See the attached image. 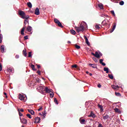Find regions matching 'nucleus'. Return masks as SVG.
<instances>
[{
	"label": "nucleus",
	"instance_id": "f257e3e1",
	"mask_svg": "<svg viewBox=\"0 0 127 127\" xmlns=\"http://www.w3.org/2000/svg\"><path fill=\"white\" fill-rule=\"evenodd\" d=\"M74 28L76 31L79 33V32H83L84 30H86V29L88 28V25H87V23H86V22L82 21L80 24L79 27L75 26L74 27Z\"/></svg>",
	"mask_w": 127,
	"mask_h": 127
},
{
	"label": "nucleus",
	"instance_id": "f03ea898",
	"mask_svg": "<svg viewBox=\"0 0 127 127\" xmlns=\"http://www.w3.org/2000/svg\"><path fill=\"white\" fill-rule=\"evenodd\" d=\"M19 14L21 16H22V18L25 19L27 20H28V18H29V15H26L25 16V13L23 12V11H19Z\"/></svg>",
	"mask_w": 127,
	"mask_h": 127
},
{
	"label": "nucleus",
	"instance_id": "7ed1b4c3",
	"mask_svg": "<svg viewBox=\"0 0 127 127\" xmlns=\"http://www.w3.org/2000/svg\"><path fill=\"white\" fill-rule=\"evenodd\" d=\"M14 72V69L12 67H8L6 70H5V73L6 75H10L11 73Z\"/></svg>",
	"mask_w": 127,
	"mask_h": 127
},
{
	"label": "nucleus",
	"instance_id": "20e7f679",
	"mask_svg": "<svg viewBox=\"0 0 127 127\" xmlns=\"http://www.w3.org/2000/svg\"><path fill=\"white\" fill-rule=\"evenodd\" d=\"M37 89L39 92H43L45 90L44 86H42L41 84L38 85Z\"/></svg>",
	"mask_w": 127,
	"mask_h": 127
},
{
	"label": "nucleus",
	"instance_id": "39448f33",
	"mask_svg": "<svg viewBox=\"0 0 127 127\" xmlns=\"http://www.w3.org/2000/svg\"><path fill=\"white\" fill-rule=\"evenodd\" d=\"M40 121H41V119L37 117L35 118L34 124H39L40 123Z\"/></svg>",
	"mask_w": 127,
	"mask_h": 127
},
{
	"label": "nucleus",
	"instance_id": "423d86ee",
	"mask_svg": "<svg viewBox=\"0 0 127 127\" xmlns=\"http://www.w3.org/2000/svg\"><path fill=\"white\" fill-rule=\"evenodd\" d=\"M20 119L22 124H24V125H26L27 124V120H26V119H25L24 118L21 119V118H20Z\"/></svg>",
	"mask_w": 127,
	"mask_h": 127
},
{
	"label": "nucleus",
	"instance_id": "0eeeda50",
	"mask_svg": "<svg viewBox=\"0 0 127 127\" xmlns=\"http://www.w3.org/2000/svg\"><path fill=\"white\" fill-rule=\"evenodd\" d=\"M40 14V12L39 11V8H36L35 10V14H36V15H39Z\"/></svg>",
	"mask_w": 127,
	"mask_h": 127
},
{
	"label": "nucleus",
	"instance_id": "6e6552de",
	"mask_svg": "<svg viewBox=\"0 0 127 127\" xmlns=\"http://www.w3.org/2000/svg\"><path fill=\"white\" fill-rule=\"evenodd\" d=\"M26 26L25 25H24L23 28H22L21 30V35H24V30H25Z\"/></svg>",
	"mask_w": 127,
	"mask_h": 127
},
{
	"label": "nucleus",
	"instance_id": "1a4fd4ad",
	"mask_svg": "<svg viewBox=\"0 0 127 127\" xmlns=\"http://www.w3.org/2000/svg\"><path fill=\"white\" fill-rule=\"evenodd\" d=\"M46 93H51L52 89H49L48 87H46L45 88V90Z\"/></svg>",
	"mask_w": 127,
	"mask_h": 127
},
{
	"label": "nucleus",
	"instance_id": "9d476101",
	"mask_svg": "<svg viewBox=\"0 0 127 127\" xmlns=\"http://www.w3.org/2000/svg\"><path fill=\"white\" fill-rule=\"evenodd\" d=\"M83 37L84 39H85L86 44H87V45H90V43L89 42V40L88 39V38H87L86 36H83Z\"/></svg>",
	"mask_w": 127,
	"mask_h": 127
},
{
	"label": "nucleus",
	"instance_id": "9b49d317",
	"mask_svg": "<svg viewBox=\"0 0 127 127\" xmlns=\"http://www.w3.org/2000/svg\"><path fill=\"white\" fill-rule=\"evenodd\" d=\"M25 97H24V96H23V95H21V94H19V100H20L21 101H24V99Z\"/></svg>",
	"mask_w": 127,
	"mask_h": 127
},
{
	"label": "nucleus",
	"instance_id": "f8f14e48",
	"mask_svg": "<svg viewBox=\"0 0 127 127\" xmlns=\"http://www.w3.org/2000/svg\"><path fill=\"white\" fill-rule=\"evenodd\" d=\"M89 66H90V67H92L94 69H96V68H97V65H96L95 64H89Z\"/></svg>",
	"mask_w": 127,
	"mask_h": 127
},
{
	"label": "nucleus",
	"instance_id": "ddd939ff",
	"mask_svg": "<svg viewBox=\"0 0 127 127\" xmlns=\"http://www.w3.org/2000/svg\"><path fill=\"white\" fill-rule=\"evenodd\" d=\"M111 87H112V89H113L114 90H117V89H119V88H120L119 85H113L111 86Z\"/></svg>",
	"mask_w": 127,
	"mask_h": 127
},
{
	"label": "nucleus",
	"instance_id": "4468645a",
	"mask_svg": "<svg viewBox=\"0 0 127 127\" xmlns=\"http://www.w3.org/2000/svg\"><path fill=\"white\" fill-rule=\"evenodd\" d=\"M98 7H99V8H100L101 10L102 9H104V5H103V4H102L101 3H100L98 4Z\"/></svg>",
	"mask_w": 127,
	"mask_h": 127
},
{
	"label": "nucleus",
	"instance_id": "2eb2a0df",
	"mask_svg": "<svg viewBox=\"0 0 127 127\" xmlns=\"http://www.w3.org/2000/svg\"><path fill=\"white\" fill-rule=\"evenodd\" d=\"M97 106H98V108H99V109H100L101 112H103L104 111V109H103L104 107H103V106H102L100 104H98Z\"/></svg>",
	"mask_w": 127,
	"mask_h": 127
},
{
	"label": "nucleus",
	"instance_id": "dca6fc26",
	"mask_svg": "<svg viewBox=\"0 0 127 127\" xmlns=\"http://www.w3.org/2000/svg\"><path fill=\"white\" fill-rule=\"evenodd\" d=\"M86 120H85L84 119H82V118H80L79 119V122L80 123V124H81V125H84L85 124V122Z\"/></svg>",
	"mask_w": 127,
	"mask_h": 127
},
{
	"label": "nucleus",
	"instance_id": "f3484780",
	"mask_svg": "<svg viewBox=\"0 0 127 127\" xmlns=\"http://www.w3.org/2000/svg\"><path fill=\"white\" fill-rule=\"evenodd\" d=\"M117 26V24L115 23L114 25L113 26L112 30L110 31V33H112L114 30L115 29H116V27Z\"/></svg>",
	"mask_w": 127,
	"mask_h": 127
},
{
	"label": "nucleus",
	"instance_id": "a211bd4d",
	"mask_svg": "<svg viewBox=\"0 0 127 127\" xmlns=\"http://www.w3.org/2000/svg\"><path fill=\"white\" fill-rule=\"evenodd\" d=\"M0 50L2 53H4V45L1 46Z\"/></svg>",
	"mask_w": 127,
	"mask_h": 127
},
{
	"label": "nucleus",
	"instance_id": "6ab92c4d",
	"mask_svg": "<svg viewBox=\"0 0 127 127\" xmlns=\"http://www.w3.org/2000/svg\"><path fill=\"white\" fill-rule=\"evenodd\" d=\"M27 31H28L29 32H30V31H31V30H32V27L30 26H28L27 28Z\"/></svg>",
	"mask_w": 127,
	"mask_h": 127
},
{
	"label": "nucleus",
	"instance_id": "aec40b11",
	"mask_svg": "<svg viewBox=\"0 0 127 127\" xmlns=\"http://www.w3.org/2000/svg\"><path fill=\"white\" fill-rule=\"evenodd\" d=\"M28 112L30 113L31 115H32L33 116L34 115V111L31 109H28Z\"/></svg>",
	"mask_w": 127,
	"mask_h": 127
},
{
	"label": "nucleus",
	"instance_id": "412c9836",
	"mask_svg": "<svg viewBox=\"0 0 127 127\" xmlns=\"http://www.w3.org/2000/svg\"><path fill=\"white\" fill-rule=\"evenodd\" d=\"M95 57L96 58H100V54L98 52H95Z\"/></svg>",
	"mask_w": 127,
	"mask_h": 127
},
{
	"label": "nucleus",
	"instance_id": "4be33fe9",
	"mask_svg": "<svg viewBox=\"0 0 127 127\" xmlns=\"http://www.w3.org/2000/svg\"><path fill=\"white\" fill-rule=\"evenodd\" d=\"M89 117H91L92 118H93V119H94V118H96V115H95V114H94V113L91 112L90 113V115H89Z\"/></svg>",
	"mask_w": 127,
	"mask_h": 127
},
{
	"label": "nucleus",
	"instance_id": "5701e85b",
	"mask_svg": "<svg viewBox=\"0 0 127 127\" xmlns=\"http://www.w3.org/2000/svg\"><path fill=\"white\" fill-rule=\"evenodd\" d=\"M114 110H115V112H116V113H119V114H121L122 113L121 112V110H120L119 108H115Z\"/></svg>",
	"mask_w": 127,
	"mask_h": 127
},
{
	"label": "nucleus",
	"instance_id": "b1692460",
	"mask_svg": "<svg viewBox=\"0 0 127 127\" xmlns=\"http://www.w3.org/2000/svg\"><path fill=\"white\" fill-rule=\"evenodd\" d=\"M27 5L30 8H31V7H32V4H31V2H27Z\"/></svg>",
	"mask_w": 127,
	"mask_h": 127
},
{
	"label": "nucleus",
	"instance_id": "393cba45",
	"mask_svg": "<svg viewBox=\"0 0 127 127\" xmlns=\"http://www.w3.org/2000/svg\"><path fill=\"white\" fill-rule=\"evenodd\" d=\"M109 118H110V116H109L108 115H106V116H103V120H108Z\"/></svg>",
	"mask_w": 127,
	"mask_h": 127
},
{
	"label": "nucleus",
	"instance_id": "a878e982",
	"mask_svg": "<svg viewBox=\"0 0 127 127\" xmlns=\"http://www.w3.org/2000/svg\"><path fill=\"white\" fill-rule=\"evenodd\" d=\"M100 16L101 17H108L109 16L106 14H101Z\"/></svg>",
	"mask_w": 127,
	"mask_h": 127
},
{
	"label": "nucleus",
	"instance_id": "bb28decb",
	"mask_svg": "<svg viewBox=\"0 0 127 127\" xmlns=\"http://www.w3.org/2000/svg\"><path fill=\"white\" fill-rule=\"evenodd\" d=\"M23 54L25 57L27 56V53H26V51H25V50H23Z\"/></svg>",
	"mask_w": 127,
	"mask_h": 127
},
{
	"label": "nucleus",
	"instance_id": "cd10ccee",
	"mask_svg": "<svg viewBox=\"0 0 127 127\" xmlns=\"http://www.w3.org/2000/svg\"><path fill=\"white\" fill-rule=\"evenodd\" d=\"M31 68L32 69V70L33 71H36V69H35V66H34V64H31Z\"/></svg>",
	"mask_w": 127,
	"mask_h": 127
},
{
	"label": "nucleus",
	"instance_id": "c85d7f7f",
	"mask_svg": "<svg viewBox=\"0 0 127 127\" xmlns=\"http://www.w3.org/2000/svg\"><path fill=\"white\" fill-rule=\"evenodd\" d=\"M104 71L106 72L107 74L109 73V68L108 67H104Z\"/></svg>",
	"mask_w": 127,
	"mask_h": 127
},
{
	"label": "nucleus",
	"instance_id": "c756f323",
	"mask_svg": "<svg viewBox=\"0 0 127 127\" xmlns=\"http://www.w3.org/2000/svg\"><path fill=\"white\" fill-rule=\"evenodd\" d=\"M70 33L73 35H75L76 34V31L74 30H70Z\"/></svg>",
	"mask_w": 127,
	"mask_h": 127
},
{
	"label": "nucleus",
	"instance_id": "7c9ffc66",
	"mask_svg": "<svg viewBox=\"0 0 127 127\" xmlns=\"http://www.w3.org/2000/svg\"><path fill=\"white\" fill-rule=\"evenodd\" d=\"M29 24V21L27 19H25L24 20V25H25L26 24Z\"/></svg>",
	"mask_w": 127,
	"mask_h": 127
},
{
	"label": "nucleus",
	"instance_id": "2f4dec72",
	"mask_svg": "<svg viewBox=\"0 0 127 127\" xmlns=\"http://www.w3.org/2000/svg\"><path fill=\"white\" fill-rule=\"evenodd\" d=\"M108 77L109 78H110V79H111V80H113V79H114V75H113V74H108Z\"/></svg>",
	"mask_w": 127,
	"mask_h": 127
},
{
	"label": "nucleus",
	"instance_id": "473e14b6",
	"mask_svg": "<svg viewBox=\"0 0 127 127\" xmlns=\"http://www.w3.org/2000/svg\"><path fill=\"white\" fill-rule=\"evenodd\" d=\"M57 24H58V26H59L60 27L63 28V26L62 25V24H61V22H60V21L59 23H58Z\"/></svg>",
	"mask_w": 127,
	"mask_h": 127
},
{
	"label": "nucleus",
	"instance_id": "72a5a7b5",
	"mask_svg": "<svg viewBox=\"0 0 127 127\" xmlns=\"http://www.w3.org/2000/svg\"><path fill=\"white\" fill-rule=\"evenodd\" d=\"M2 34H0V43H1V42H2Z\"/></svg>",
	"mask_w": 127,
	"mask_h": 127
},
{
	"label": "nucleus",
	"instance_id": "f704fd0d",
	"mask_svg": "<svg viewBox=\"0 0 127 127\" xmlns=\"http://www.w3.org/2000/svg\"><path fill=\"white\" fill-rule=\"evenodd\" d=\"M115 95L117 96V97H121V95L120 92H115Z\"/></svg>",
	"mask_w": 127,
	"mask_h": 127
},
{
	"label": "nucleus",
	"instance_id": "c9c22d12",
	"mask_svg": "<svg viewBox=\"0 0 127 127\" xmlns=\"http://www.w3.org/2000/svg\"><path fill=\"white\" fill-rule=\"evenodd\" d=\"M75 47L76 49H80V48H81V47H80V46H78L77 44L75 45Z\"/></svg>",
	"mask_w": 127,
	"mask_h": 127
},
{
	"label": "nucleus",
	"instance_id": "e433bc0d",
	"mask_svg": "<svg viewBox=\"0 0 127 127\" xmlns=\"http://www.w3.org/2000/svg\"><path fill=\"white\" fill-rule=\"evenodd\" d=\"M54 21L55 22V23H59L60 21H59V20L57 19H54Z\"/></svg>",
	"mask_w": 127,
	"mask_h": 127
},
{
	"label": "nucleus",
	"instance_id": "4c0bfd02",
	"mask_svg": "<svg viewBox=\"0 0 127 127\" xmlns=\"http://www.w3.org/2000/svg\"><path fill=\"white\" fill-rule=\"evenodd\" d=\"M120 5H124V4H125V2H124V1H121L120 2Z\"/></svg>",
	"mask_w": 127,
	"mask_h": 127
},
{
	"label": "nucleus",
	"instance_id": "58836bf2",
	"mask_svg": "<svg viewBox=\"0 0 127 127\" xmlns=\"http://www.w3.org/2000/svg\"><path fill=\"white\" fill-rule=\"evenodd\" d=\"M50 96L51 98H53V97H54V94L53 93V92H52V93H50Z\"/></svg>",
	"mask_w": 127,
	"mask_h": 127
},
{
	"label": "nucleus",
	"instance_id": "ea45409f",
	"mask_svg": "<svg viewBox=\"0 0 127 127\" xmlns=\"http://www.w3.org/2000/svg\"><path fill=\"white\" fill-rule=\"evenodd\" d=\"M111 12L112 14H113V15H114V16H116V14H115V11L112 10L111 11Z\"/></svg>",
	"mask_w": 127,
	"mask_h": 127
},
{
	"label": "nucleus",
	"instance_id": "a19ab883",
	"mask_svg": "<svg viewBox=\"0 0 127 127\" xmlns=\"http://www.w3.org/2000/svg\"><path fill=\"white\" fill-rule=\"evenodd\" d=\"M31 53H31V52H29L28 57H29V58L32 57V55H31Z\"/></svg>",
	"mask_w": 127,
	"mask_h": 127
},
{
	"label": "nucleus",
	"instance_id": "79ce46f5",
	"mask_svg": "<svg viewBox=\"0 0 127 127\" xmlns=\"http://www.w3.org/2000/svg\"><path fill=\"white\" fill-rule=\"evenodd\" d=\"M54 102L57 105H58V100L56 98H55Z\"/></svg>",
	"mask_w": 127,
	"mask_h": 127
},
{
	"label": "nucleus",
	"instance_id": "37998d69",
	"mask_svg": "<svg viewBox=\"0 0 127 127\" xmlns=\"http://www.w3.org/2000/svg\"><path fill=\"white\" fill-rule=\"evenodd\" d=\"M26 116L29 118V119H31V115H30V114H28L26 115Z\"/></svg>",
	"mask_w": 127,
	"mask_h": 127
},
{
	"label": "nucleus",
	"instance_id": "c03bdc74",
	"mask_svg": "<svg viewBox=\"0 0 127 127\" xmlns=\"http://www.w3.org/2000/svg\"><path fill=\"white\" fill-rule=\"evenodd\" d=\"M39 109H38V111H41V110H43V107H42V106H40V107H39Z\"/></svg>",
	"mask_w": 127,
	"mask_h": 127
},
{
	"label": "nucleus",
	"instance_id": "a18cd8bd",
	"mask_svg": "<svg viewBox=\"0 0 127 127\" xmlns=\"http://www.w3.org/2000/svg\"><path fill=\"white\" fill-rule=\"evenodd\" d=\"M2 70V65L1 64H0V71H1Z\"/></svg>",
	"mask_w": 127,
	"mask_h": 127
},
{
	"label": "nucleus",
	"instance_id": "49530a36",
	"mask_svg": "<svg viewBox=\"0 0 127 127\" xmlns=\"http://www.w3.org/2000/svg\"><path fill=\"white\" fill-rule=\"evenodd\" d=\"M104 61V59H100V60H99V63H100V64H101V63H103V62Z\"/></svg>",
	"mask_w": 127,
	"mask_h": 127
},
{
	"label": "nucleus",
	"instance_id": "de8ad7c7",
	"mask_svg": "<svg viewBox=\"0 0 127 127\" xmlns=\"http://www.w3.org/2000/svg\"><path fill=\"white\" fill-rule=\"evenodd\" d=\"M95 28H96V29H99V28H100V26L98 25H96Z\"/></svg>",
	"mask_w": 127,
	"mask_h": 127
},
{
	"label": "nucleus",
	"instance_id": "09e8293b",
	"mask_svg": "<svg viewBox=\"0 0 127 127\" xmlns=\"http://www.w3.org/2000/svg\"><path fill=\"white\" fill-rule=\"evenodd\" d=\"M71 67H72V68H77V65H76V64H75V65H72L71 66Z\"/></svg>",
	"mask_w": 127,
	"mask_h": 127
},
{
	"label": "nucleus",
	"instance_id": "8fccbe9b",
	"mask_svg": "<svg viewBox=\"0 0 127 127\" xmlns=\"http://www.w3.org/2000/svg\"><path fill=\"white\" fill-rule=\"evenodd\" d=\"M19 115L20 117H22L23 115L19 111Z\"/></svg>",
	"mask_w": 127,
	"mask_h": 127
},
{
	"label": "nucleus",
	"instance_id": "3c124183",
	"mask_svg": "<svg viewBox=\"0 0 127 127\" xmlns=\"http://www.w3.org/2000/svg\"><path fill=\"white\" fill-rule=\"evenodd\" d=\"M42 116H43L44 118H45V117H46V115H45L44 113H42Z\"/></svg>",
	"mask_w": 127,
	"mask_h": 127
},
{
	"label": "nucleus",
	"instance_id": "603ef678",
	"mask_svg": "<svg viewBox=\"0 0 127 127\" xmlns=\"http://www.w3.org/2000/svg\"><path fill=\"white\" fill-rule=\"evenodd\" d=\"M37 73L39 75H41V71H40V70H38Z\"/></svg>",
	"mask_w": 127,
	"mask_h": 127
},
{
	"label": "nucleus",
	"instance_id": "864d4df0",
	"mask_svg": "<svg viewBox=\"0 0 127 127\" xmlns=\"http://www.w3.org/2000/svg\"><path fill=\"white\" fill-rule=\"evenodd\" d=\"M15 58L16 59H18V58H19V56L18 55H17L15 56Z\"/></svg>",
	"mask_w": 127,
	"mask_h": 127
},
{
	"label": "nucleus",
	"instance_id": "5fc2aeb1",
	"mask_svg": "<svg viewBox=\"0 0 127 127\" xmlns=\"http://www.w3.org/2000/svg\"><path fill=\"white\" fill-rule=\"evenodd\" d=\"M24 39L26 40V39H28V36H26L24 37Z\"/></svg>",
	"mask_w": 127,
	"mask_h": 127
},
{
	"label": "nucleus",
	"instance_id": "6e6d98bb",
	"mask_svg": "<svg viewBox=\"0 0 127 127\" xmlns=\"http://www.w3.org/2000/svg\"><path fill=\"white\" fill-rule=\"evenodd\" d=\"M98 127H103V125L101 124H99L98 125Z\"/></svg>",
	"mask_w": 127,
	"mask_h": 127
},
{
	"label": "nucleus",
	"instance_id": "4d7b16f0",
	"mask_svg": "<svg viewBox=\"0 0 127 127\" xmlns=\"http://www.w3.org/2000/svg\"><path fill=\"white\" fill-rule=\"evenodd\" d=\"M101 64L102 65V66H106V64L105 63H102Z\"/></svg>",
	"mask_w": 127,
	"mask_h": 127
},
{
	"label": "nucleus",
	"instance_id": "13d9d810",
	"mask_svg": "<svg viewBox=\"0 0 127 127\" xmlns=\"http://www.w3.org/2000/svg\"><path fill=\"white\" fill-rule=\"evenodd\" d=\"M37 66L38 69H39V68H40V67H41L40 64H38V65H37Z\"/></svg>",
	"mask_w": 127,
	"mask_h": 127
},
{
	"label": "nucleus",
	"instance_id": "bf43d9fd",
	"mask_svg": "<svg viewBox=\"0 0 127 127\" xmlns=\"http://www.w3.org/2000/svg\"><path fill=\"white\" fill-rule=\"evenodd\" d=\"M97 86L98 87V88H101V87H102V85L101 84H98Z\"/></svg>",
	"mask_w": 127,
	"mask_h": 127
},
{
	"label": "nucleus",
	"instance_id": "052dcab7",
	"mask_svg": "<svg viewBox=\"0 0 127 127\" xmlns=\"http://www.w3.org/2000/svg\"><path fill=\"white\" fill-rule=\"evenodd\" d=\"M103 56V54H102V53L100 52L99 53V56Z\"/></svg>",
	"mask_w": 127,
	"mask_h": 127
},
{
	"label": "nucleus",
	"instance_id": "680f3d73",
	"mask_svg": "<svg viewBox=\"0 0 127 127\" xmlns=\"http://www.w3.org/2000/svg\"><path fill=\"white\" fill-rule=\"evenodd\" d=\"M4 95H5V96H6V97H7V96L6 95V93L4 92Z\"/></svg>",
	"mask_w": 127,
	"mask_h": 127
},
{
	"label": "nucleus",
	"instance_id": "e2e57ef3",
	"mask_svg": "<svg viewBox=\"0 0 127 127\" xmlns=\"http://www.w3.org/2000/svg\"><path fill=\"white\" fill-rule=\"evenodd\" d=\"M20 112H24V110L23 109H21Z\"/></svg>",
	"mask_w": 127,
	"mask_h": 127
},
{
	"label": "nucleus",
	"instance_id": "0e129e2a",
	"mask_svg": "<svg viewBox=\"0 0 127 127\" xmlns=\"http://www.w3.org/2000/svg\"><path fill=\"white\" fill-rule=\"evenodd\" d=\"M104 21H106V20H104L103 21H102V24H103V23H104Z\"/></svg>",
	"mask_w": 127,
	"mask_h": 127
},
{
	"label": "nucleus",
	"instance_id": "69168bd1",
	"mask_svg": "<svg viewBox=\"0 0 127 127\" xmlns=\"http://www.w3.org/2000/svg\"><path fill=\"white\" fill-rule=\"evenodd\" d=\"M92 55H93V56H95V54H94V53H92Z\"/></svg>",
	"mask_w": 127,
	"mask_h": 127
},
{
	"label": "nucleus",
	"instance_id": "338daca9",
	"mask_svg": "<svg viewBox=\"0 0 127 127\" xmlns=\"http://www.w3.org/2000/svg\"><path fill=\"white\" fill-rule=\"evenodd\" d=\"M89 75H90V76H93V74L90 73V74H89Z\"/></svg>",
	"mask_w": 127,
	"mask_h": 127
},
{
	"label": "nucleus",
	"instance_id": "774afa93",
	"mask_svg": "<svg viewBox=\"0 0 127 127\" xmlns=\"http://www.w3.org/2000/svg\"><path fill=\"white\" fill-rule=\"evenodd\" d=\"M39 115L40 116H42V114L41 113H39Z\"/></svg>",
	"mask_w": 127,
	"mask_h": 127
}]
</instances>
